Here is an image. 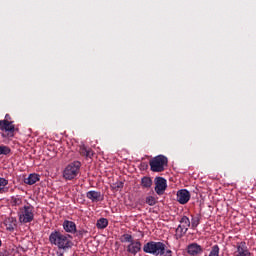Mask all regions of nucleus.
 <instances>
[{
    "instance_id": "5701e85b",
    "label": "nucleus",
    "mask_w": 256,
    "mask_h": 256,
    "mask_svg": "<svg viewBox=\"0 0 256 256\" xmlns=\"http://www.w3.org/2000/svg\"><path fill=\"white\" fill-rule=\"evenodd\" d=\"M120 241L121 243H133V236L130 234H123Z\"/></svg>"
},
{
    "instance_id": "f8f14e48",
    "label": "nucleus",
    "mask_w": 256,
    "mask_h": 256,
    "mask_svg": "<svg viewBox=\"0 0 256 256\" xmlns=\"http://www.w3.org/2000/svg\"><path fill=\"white\" fill-rule=\"evenodd\" d=\"M141 241L139 240H133L132 242H130V244L127 246V252L131 253V255H137L139 253V251H141Z\"/></svg>"
},
{
    "instance_id": "4468645a",
    "label": "nucleus",
    "mask_w": 256,
    "mask_h": 256,
    "mask_svg": "<svg viewBox=\"0 0 256 256\" xmlns=\"http://www.w3.org/2000/svg\"><path fill=\"white\" fill-rule=\"evenodd\" d=\"M63 229L66 231V233H76L77 225L73 221L65 220L63 222Z\"/></svg>"
},
{
    "instance_id": "ddd939ff",
    "label": "nucleus",
    "mask_w": 256,
    "mask_h": 256,
    "mask_svg": "<svg viewBox=\"0 0 256 256\" xmlns=\"http://www.w3.org/2000/svg\"><path fill=\"white\" fill-rule=\"evenodd\" d=\"M87 199L92 201V203H99V201H103V195L101 192L90 190L86 193Z\"/></svg>"
},
{
    "instance_id": "423d86ee",
    "label": "nucleus",
    "mask_w": 256,
    "mask_h": 256,
    "mask_svg": "<svg viewBox=\"0 0 256 256\" xmlns=\"http://www.w3.org/2000/svg\"><path fill=\"white\" fill-rule=\"evenodd\" d=\"M179 223L180 224L176 228V235L181 238L187 233V231H189V227H191V220H189V217L187 216H182Z\"/></svg>"
},
{
    "instance_id": "4be33fe9",
    "label": "nucleus",
    "mask_w": 256,
    "mask_h": 256,
    "mask_svg": "<svg viewBox=\"0 0 256 256\" xmlns=\"http://www.w3.org/2000/svg\"><path fill=\"white\" fill-rule=\"evenodd\" d=\"M200 223H201V218L199 216H192L191 222H190L192 229H197Z\"/></svg>"
},
{
    "instance_id": "7ed1b4c3",
    "label": "nucleus",
    "mask_w": 256,
    "mask_h": 256,
    "mask_svg": "<svg viewBox=\"0 0 256 256\" xmlns=\"http://www.w3.org/2000/svg\"><path fill=\"white\" fill-rule=\"evenodd\" d=\"M165 249H167V245L163 242L149 241L143 246L144 253L155 256L165 255Z\"/></svg>"
},
{
    "instance_id": "393cba45",
    "label": "nucleus",
    "mask_w": 256,
    "mask_h": 256,
    "mask_svg": "<svg viewBox=\"0 0 256 256\" xmlns=\"http://www.w3.org/2000/svg\"><path fill=\"white\" fill-rule=\"evenodd\" d=\"M11 153V148L9 146L0 145V155H9Z\"/></svg>"
},
{
    "instance_id": "6ab92c4d",
    "label": "nucleus",
    "mask_w": 256,
    "mask_h": 256,
    "mask_svg": "<svg viewBox=\"0 0 256 256\" xmlns=\"http://www.w3.org/2000/svg\"><path fill=\"white\" fill-rule=\"evenodd\" d=\"M79 153H80V155H82V157L91 158V156L93 155V150H91V148L81 146L80 149H79Z\"/></svg>"
},
{
    "instance_id": "a878e982",
    "label": "nucleus",
    "mask_w": 256,
    "mask_h": 256,
    "mask_svg": "<svg viewBox=\"0 0 256 256\" xmlns=\"http://www.w3.org/2000/svg\"><path fill=\"white\" fill-rule=\"evenodd\" d=\"M111 189L113 191H119L120 189H123V182L122 181H117L111 185Z\"/></svg>"
},
{
    "instance_id": "f257e3e1",
    "label": "nucleus",
    "mask_w": 256,
    "mask_h": 256,
    "mask_svg": "<svg viewBox=\"0 0 256 256\" xmlns=\"http://www.w3.org/2000/svg\"><path fill=\"white\" fill-rule=\"evenodd\" d=\"M71 239H73L71 235L63 234L57 230L51 232L49 236L51 245H55L58 249H63V251H67V249L73 247V241Z\"/></svg>"
},
{
    "instance_id": "bb28decb",
    "label": "nucleus",
    "mask_w": 256,
    "mask_h": 256,
    "mask_svg": "<svg viewBox=\"0 0 256 256\" xmlns=\"http://www.w3.org/2000/svg\"><path fill=\"white\" fill-rule=\"evenodd\" d=\"M163 255H164V256H173V251H171V250H165V252H164Z\"/></svg>"
},
{
    "instance_id": "6e6552de",
    "label": "nucleus",
    "mask_w": 256,
    "mask_h": 256,
    "mask_svg": "<svg viewBox=\"0 0 256 256\" xmlns=\"http://www.w3.org/2000/svg\"><path fill=\"white\" fill-rule=\"evenodd\" d=\"M234 256H251V252L249 251L246 242H237Z\"/></svg>"
},
{
    "instance_id": "b1692460",
    "label": "nucleus",
    "mask_w": 256,
    "mask_h": 256,
    "mask_svg": "<svg viewBox=\"0 0 256 256\" xmlns=\"http://www.w3.org/2000/svg\"><path fill=\"white\" fill-rule=\"evenodd\" d=\"M146 204L149 205L150 207L157 205V198H155L154 196L146 197Z\"/></svg>"
},
{
    "instance_id": "9d476101",
    "label": "nucleus",
    "mask_w": 256,
    "mask_h": 256,
    "mask_svg": "<svg viewBox=\"0 0 256 256\" xmlns=\"http://www.w3.org/2000/svg\"><path fill=\"white\" fill-rule=\"evenodd\" d=\"M0 130L8 132V136L13 137V133H15V125L8 120H0Z\"/></svg>"
},
{
    "instance_id": "1a4fd4ad",
    "label": "nucleus",
    "mask_w": 256,
    "mask_h": 256,
    "mask_svg": "<svg viewBox=\"0 0 256 256\" xmlns=\"http://www.w3.org/2000/svg\"><path fill=\"white\" fill-rule=\"evenodd\" d=\"M191 199V193L187 189H181L177 192V201L180 205H187Z\"/></svg>"
},
{
    "instance_id": "aec40b11",
    "label": "nucleus",
    "mask_w": 256,
    "mask_h": 256,
    "mask_svg": "<svg viewBox=\"0 0 256 256\" xmlns=\"http://www.w3.org/2000/svg\"><path fill=\"white\" fill-rule=\"evenodd\" d=\"M109 225V220L106 218H100L97 220L96 227L97 229H107V226Z\"/></svg>"
},
{
    "instance_id": "2eb2a0df",
    "label": "nucleus",
    "mask_w": 256,
    "mask_h": 256,
    "mask_svg": "<svg viewBox=\"0 0 256 256\" xmlns=\"http://www.w3.org/2000/svg\"><path fill=\"white\" fill-rule=\"evenodd\" d=\"M4 225L7 231H15V228L17 227V219L13 217L6 218L4 220Z\"/></svg>"
},
{
    "instance_id": "412c9836",
    "label": "nucleus",
    "mask_w": 256,
    "mask_h": 256,
    "mask_svg": "<svg viewBox=\"0 0 256 256\" xmlns=\"http://www.w3.org/2000/svg\"><path fill=\"white\" fill-rule=\"evenodd\" d=\"M11 203L13 207H19L23 205V198L19 196H12L11 197Z\"/></svg>"
},
{
    "instance_id": "9b49d317",
    "label": "nucleus",
    "mask_w": 256,
    "mask_h": 256,
    "mask_svg": "<svg viewBox=\"0 0 256 256\" xmlns=\"http://www.w3.org/2000/svg\"><path fill=\"white\" fill-rule=\"evenodd\" d=\"M186 252L190 256L201 255V253H203V247L194 242V243H191L187 246Z\"/></svg>"
},
{
    "instance_id": "f03ea898",
    "label": "nucleus",
    "mask_w": 256,
    "mask_h": 256,
    "mask_svg": "<svg viewBox=\"0 0 256 256\" xmlns=\"http://www.w3.org/2000/svg\"><path fill=\"white\" fill-rule=\"evenodd\" d=\"M17 213L21 223H31L35 219V207H33L29 202L20 207Z\"/></svg>"
},
{
    "instance_id": "39448f33",
    "label": "nucleus",
    "mask_w": 256,
    "mask_h": 256,
    "mask_svg": "<svg viewBox=\"0 0 256 256\" xmlns=\"http://www.w3.org/2000/svg\"><path fill=\"white\" fill-rule=\"evenodd\" d=\"M79 173H81V162L74 161L65 167L63 177L66 181H73V179H77Z\"/></svg>"
},
{
    "instance_id": "a211bd4d",
    "label": "nucleus",
    "mask_w": 256,
    "mask_h": 256,
    "mask_svg": "<svg viewBox=\"0 0 256 256\" xmlns=\"http://www.w3.org/2000/svg\"><path fill=\"white\" fill-rule=\"evenodd\" d=\"M141 185L143 189H151V186L153 185V180L151 179V177L144 176L141 179Z\"/></svg>"
},
{
    "instance_id": "dca6fc26",
    "label": "nucleus",
    "mask_w": 256,
    "mask_h": 256,
    "mask_svg": "<svg viewBox=\"0 0 256 256\" xmlns=\"http://www.w3.org/2000/svg\"><path fill=\"white\" fill-rule=\"evenodd\" d=\"M41 176L39 174H30L27 178L24 179L26 185H35L37 181H40Z\"/></svg>"
},
{
    "instance_id": "20e7f679",
    "label": "nucleus",
    "mask_w": 256,
    "mask_h": 256,
    "mask_svg": "<svg viewBox=\"0 0 256 256\" xmlns=\"http://www.w3.org/2000/svg\"><path fill=\"white\" fill-rule=\"evenodd\" d=\"M168 163L169 159L164 155H158L149 161L150 169L153 173H162V171H165Z\"/></svg>"
},
{
    "instance_id": "0eeeda50",
    "label": "nucleus",
    "mask_w": 256,
    "mask_h": 256,
    "mask_svg": "<svg viewBox=\"0 0 256 256\" xmlns=\"http://www.w3.org/2000/svg\"><path fill=\"white\" fill-rule=\"evenodd\" d=\"M157 195H164L167 191V180L163 177H156L155 179V188Z\"/></svg>"
},
{
    "instance_id": "f3484780",
    "label": "nucleus",
    "mask_w": 256,
    "mask_h": 256,
    "mask_svg": "<svg viewBox=\"0 0 256 256\" xmlns=\"http://www.w3.org/2000/svg\"><path fill=\"white\" fill-rule=\"evenodd\" d=\"M9 180L0 177V194L9 193Z\"/></svg>"
},
{
    "instance_id": "cd10ccee",
    "label": "nucleus",
    "mask_w": 256,
    "mask_h": 256,
    "mask_svg": "<svg viewBox=\"0 0 256 256\" xmlns=\"http://www.w3.org/2000/svg\"><path fill=\"white\" fill-rule=\"evenodd\" d=\"M0 256H9V252H7V250H4L0 252Z\"/></svg>"
},
{
    "instance_id": "c85d7f7f",
    "label": "nucleus",
    "mask_w": 256,
    "mask_h": 256,
    "mask_svg": "<svg viewBox=\"0 0 256 256\" xmlns=\"http://www.w3.org/2000/svg\"><path fill=\"white\" fill-rule=\"evenodd\" d=\"M1 245H3V243H2L1 240H0V247H1Z\"/></svg>"
}]
</instances>
